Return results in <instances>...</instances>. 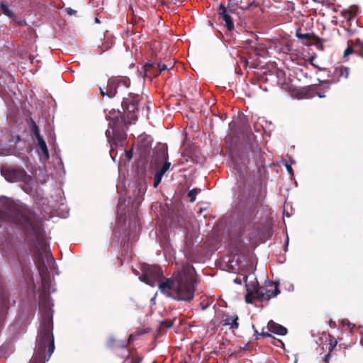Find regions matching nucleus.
<instances>
[{"mask_svg":"<svg viewBox=\"0 0 363 363\" xmlns=\"http://www.w3.org/2000/svg\"><path fill=\"white\" fill-rule=\"evenodd\" d=\"M242 132L246 140L245 150L239 149L233 152L231 159L232 174L235 180L233 188V203L239 213L252 219L255 213L257 199L249 177L248 164L250 155L255 156L257 154V145L255 142L256 136L252 132L250 125L245 121L242 122Z\"/></svg>","mask_w":363,"mask_h":363,"instance_id":"1","label":"nucleus"},{"mask_svg":"<svg viewBox=\"0 0 363 363\" xmlns=\"http://www.w3.org/2000/svg\"><path fill=\"white\" fill-rule=\"evenodd\" d=\"M140 281L150 286L158 285L161 293L178 301L189 302L194 298L196 290V272L193 265L186 264L174 279L161 281L163 277L162 269L157 265L144 263L141 267Z\"/></svg>","mask_w":363,"mask_h":363,"instance_id":"2","label":"nucleus"},{"mask_svg":"<svg viewBox=\"0 0 363 363\" xmlns=\"http://www.w3.org/2000/svg\"><path fill=\"white\" fill-rule=\"evenodd\" d=\"M106 118L109 121L111 132L108 129L106 130L105 134L111 146L110 155L115 162L116 156L113 155L114 146H123L127 137L125 129L128 126V123L119 109L116 110L113 108L106 115Z\"/></svg>","mask_w":363,"mask_h":363,"instance_id":"3","label":"nucleus"},{"mask_svg":"<svg viewBox=\"0 0 363 363\" xmlns=\"http://www.w3.org/2000/svg\"><path fill=\"white\" fill-rule=\"evenodd\" d=\"M169 162L168 148L167 144H159L152 150L150 160V170L152 173L153 187L157 188L162 177L171 167Z\"/></svg>","mask_w":363,"mask_h":363,"instance_id":"4","label":"nucleus"},{"mask_svg":"<svg viewBox=\"0 0 363 363\" xmlns=\"http://www.w3.org/2000/svg\"><path fill=\"white\" fill-rule=\"evenodd\" d=\"M147 191V184L145 182H139L134 186L133 196H129L128 200L123 199L121 195L118 199L117 206L118 213L121 216H125L126 212H130L134 214L143 200V196Z\"/></svg>","mask_w":363,"mask_h":363,"instance_id":"5","label":"nucleus"},{"mask_svg":"<svg viewBox=\"0 0 363 363\" xmlns=\"http://www.w3.org/2000/svg\"><path fill=\"white\" fill-rule=\"evenodd\" d=\"M0 171L1 174L9 182L29 181L30 179V175L21 167L4 166L1 167Z\"/></svg>","mask_w":363,"mask_h":363,"instance_id":"6","label":"nucleus"},{"mask_svg":"<svg viewBox=\"0 0 363 363\" xmlns=\"http://www.w3.org/2000/svg\"><path fill=\"white\" fill-rule=\"evenodd\" d=\"M139 94L128 92L127 96H123L121 106L124 112H128V116L133 120H137L136 113L138 112Z\"/></svg>","mask_w":363,"mask_h":363,"instance_id":"7","label":"nucleus"},{"mask_svg":"<svg viewBox=\"0 0 363 363\" xmlns=\"http://www.w3.org/2000/svg\"><path fill=\"white\" fill-rule=\"evenodd\" d=\"M247 295H252L257 298L258 293H260L261 287L254 274H249L244 278Z\"/></svg>","mask_w":363,"mask_h":363,"instance_id":"8","label":"nucleus"},{"mask_svg":"<svg viewBox=\"0 0 363 363\" xmlns=\"http://www.w3.org/2000/svg\"><path fill=\"white\" fill-rule=\"evenodd\" d=\"M152 141V138L145 133H143L138 137V148L140 150L143 155H146L150 153Z\"/></svg>","mask_w":363,"mask_h":363,"instance_id":"9","label":"nucleus"},{"mask_svg":"<svg viewBox=\"0 0 363 363\" xmlns=\"http://www.w3.org/2000/svg\"><path fill=\"white\" fill-rule=\"evenodd\" d=\"M218 14L220 17H222L223 20L225 21V26L226 28L229 31H232L234 29L235 26L233 20L230 16V14L229 13L228 8L223 4H220L218 6Z\"/></svg>","mask_w":363,"mask_h":363,"instance_id":"10","label":"nucleus"},{"mask_svg":"<svg viewBox=\"0 0 363 363\" xmlns=\"http://www.w3.org/2000/svg\"><path fill=\"white\" fill-rule=\"evenodd\" d=\"M6 133L8 135V145L9 147H2L0 146V156L11 155L13 153L11 147L15 145L21 140V137L19 135H14L8 131H6Z\"/></svg>","mask_w":363,"mask_h":363,"instance_id":"11","label":"nucleus"},{"mask_svg":"<svg viewBox=\"0 0 363 363\" xmlns=\"http://www.w3.org/2000/svg\"><path fill=\"white\" fill-rule=\"evenodd\" d=\"M157 62L150 61L144 65L140 72H143L145 77L150 79L156 77L159 75V72L157 71Z\"/></svg>","mask_w":363,"mask_h":363,"instance_id":"12","label":"nucleus"},{"mask_svg":"<svg viewBox=\"0 0 363 363\" xmlns=\"http://www.w3.org/2000/svg\"><path fill=\"white\" fill-rule=\"evenodd\" d=\"M267 330L272 333L277 335H286L288 333V329L282 325H280L272 320H270L267 323Z\"/></svg>","mask_w":363,"mask_h":363,"instance_id":"13","label":"nucleus"},{"mask_svg":"<svg viewBox=\"0 0 363 363\" xmlns=\"http://www.w3.org/2000/svg\"><path fill=\"white\" fill-rule=\"evenodd\" d=\"M118 79H109L107 81V90L108 91L109 98L112 99L118 94Z\"/></svg>","mask_w":363,"mask_h":363,"instance_id":"14","label":"nucleus"},{"mask_svg":"<svg viewBox=\"0 0 363 363\" xmlns=\"http://www.w3.org/2000/svg\"><path fill=\"white\" fill-rule=\"evenodd\" d=\"M350 68L342 65L336 67L334 68V74H336L337 77L334 79V82H337L340 80V78L344 77L347 79L349 76Z\"/></svg>","mask_w":363,"mask_h":363,"instance_id":"15","label":"nucleus"},{"mask_svg":"<svg viewBox=\"0 0 363 363\" xmlns=\"http://www.w3.org/2000/svg\"><path fill=\"white\" fill-rule=\"evenodd\" d=\"M137 228L139 229L140 226H135L134 233L128 232V233L125 235L124 238H122L121 245L123 246V247L129 248V247L132 245V243L133 242V240L136 236Z\"/></svg>","mask_w":363,"mask_h":363,"instance_id":"16","label":"nucleus"},{"mask_svg":"<svg viewBox=\"0 0 363 363\" xmlns=\"http://www.w3.org/2000/svg\"><path fill=\"white\" fill-rule=\"evenodd\" d=\"M118 94H124L125 91L129 88L130 81L128 77H123L118 79Z\"/></svg>","mask_w":363,"mask_h":363,"instance_id":"17","label":"nucleus"},{"mask_svg":"<svg viewBox=\"0 0 363 363\" xmlns=\"http://www.w3.org/2000/svg\"><path fill=\"white\" fill-rule=\"evenodd\" d=\"M1 12L11 19H16V16L10 7L3 1H0Z\"/></svg>","mask_w":363,"mask_h":363,"instance_id":"18","label":"nucleus"},{"mask_svg":"<svg viewBox=\"0 0 363 363\" xmlns=\"http://www.w3.org/2000/svg\"><path fill=\"white\" fill-rule=\"evenodd\" d=\"M250 350V345L248 343L244 345L243 346H237L233 350L229 349L228 350V357H235L238 358V354L242 352V350Z\"/></svg>","mask_w":363,"mask_h":363,"instance_id":"19","label":"nucleus"},{"mask_svg":"<svg viewBox=\"0 0 363 363\" xmlns=\"http://www.w3.org/2000/svg\"><path fill=\"white\" fill-rule=\"evenodd\" d=\"M296 36L297 38L301 39V40H310L312 38H316L318 41H322L321 38H320L319 37H317L313 33H301L300 29L296 30Z\"/></svg>","mask_w":363,"mask_h":363,"instance_id":"20","label":"nucleus"},{"mask_svg":"<svg viewBox=\"0 0 363 363\" xmlns=\"http://www.w3.org/2000/svg\"><path fill=\"white\" fill-rule=\"evenodd\" d=\"M238 319L239 318L237 315H235L230 318H226L224 320L223 325H230L231 328L237 329L239 326Z\"/></svg>","mask_w":363,"mask_h":363,"instance_id":"21","label":"nucleus"},{"mask_svg":"<svg viewBox=\"0 0 363 363\" xmlns=\"http://www.w3.org/2000/svg\"><path fill=\"white\" fill-rule=\"evenodd\" d=\"M271 291L272 290H269V289H264V291H260V293H258V297H257V299L261 301H263L264 300L266 301H269V299H271L272 298H273L272 296H271Z\"/></svg>","mask_w":363,"mask_h":363,"instance_id":"22","label":"nucleus"},{"mask_svg":"<svg viewBox=\"0 0 363 363\" xmlns=\"http://www.w3.org/2000/svg\"><path fill=\"white\" fill-rule=\"evenodd\" d=\"M40 159L42 160H48L50 157L49 151L47 147V145H44L43 147H40L38 150Z\"/></svg>","mask_w":363,"mask_h":363,"instance_id":"23","label":"nucleus"},{"mask_svg":"<svg viewBox=\"0 0 363 363\" xmlns=\"http://www.w3.org/2000/svg\"><path fill=\"white\" fill-rule=\"evenodd\" d=\"M23 183V191L28 194H30L33 192V177L30 176V179L29 181H22Z\"/></svg>","mask_w":363,"mask_h":363,"instance_id":"24","label":"nucleus"},{"mask_svg":"<svg viewBox=\"0 0 363 363\" xmlns=\"http://www.w3.org/2000/svg\"><path fill=\"white\" fill-rule=\"evenodd\" d=\"M30 131H31V133H32V136L35 139H37V138H38L42 136L40 135L38 126L37 125V124L34 121H32V123H31Z\"/></svg>","mask_w":363,"mask_h":363,"instance_id":"25","label":"nucleus"},{"mask_svg":"<svg viewBox=\"0 0 363 363\" xmlns=\"http://www.w3.org/2000/svg\"><path fill=\"white\" fill-rule=\"evenodd\" d=\"M230 14H235L240 16L244 13L242 6H235V7L228 8Z\"/></svg>","mask_w":363,"mask_h":363,"instance_id":"26","label":"nucleus"},{"mask_svg":"<svg viewBox=\"0 0 363 363\" xmlns=\"http://www.w3.org/2000/svg\"><path fill=\"white\" fill-rule=\"evenodd\" d=\"M199 191V190L197 188H194L189 191L187 196L191 202H194L196 200Z\"/></svg>","mask_w":363,"mask_h":363,"instance_id":"27","label":"nucleus"},{"mask_svg":"<svg viewBox=\"0 0 363 363\" xmlns=\"http://www.w3.org/2000/svg\"><path fill=\"white\" fill-rule=\"evenodd\" d=\"M295 163V161L294 160H287L284 163V166L286 169V171L291 176L293 177L294 173V170H293V168H292V164Z\"/></svg>","mask_w":363,"mask_h":363,"instance_id":"28","label":"nucleus"},{"mask_svg":"<svg viewBox=\"0 0 363 363\" xmlns=\"http://www.w3.org/2000/svg\"><path fill=\"white\" fill-rule=\"evenodd\" d=\"M353 53L356 54V53H357V51L354 50L353 49V48L350 44V41H348L347 47V48L344 51L343 57L345 58L346 57H347V56H349V55H352Z\"/></svg>","mask_w":363,"mask_h":363,"instance_id":"29","label":"nucleus"},{"mask_svg":"<svg viewBox=\"0 0 363 363\" xmlns=\"http://www.w3.org/2000/svg\"><path fill=\"white\" fill-rule=\"evenodd\" d=\"M340 324L342 326L347 325L350 328V333H352V330L355 327V325L354 323H350L347 319H342L340 322Z\"/></svg>","mask_w":363,"mask_h":363,"instance_id":"30","label":"nucleus"},{"mask_svg":"<svg viewBox=\"0 0 363 363\" xmlns=\"http://www.w3.org/2000/svg\"><path fill=\"white\" fill-rule=\"evenodd\" d=\"M174 325V322L171 319L164 320L160 322V325L163 328H170Z\"/></svg>","mask_w":363,"mask_h":363,"instance_id":"31","label":"nucleus"},{"mask_svg":"<svg viewBox=\"0 0 363 363\" xmlns=\"http://www.w3.org/2000/svg\"><path fill=\"white\" fill-rule=\"evenodd\" d=\"M116 344H117V340H116L114 336H113V335L109 336L108 342H107L108 347H111V348H113L116 346Z\"/></svg>","mask_w":363,"mask_h":363,"instance_id":"32","label":"nucleus"},{"mask_svg":"<svg viewBox=\"0 0 363 363\" xmlns=\"http://www.w3.org/2000/svg\"><path fill=\"white\" fill-rule=\"evenodd\" d=\"M128 343L126 342L125 340H121L117 341L116 346L117 347H121L122 349H127L128 347Z\"/></svg>","mask_w":363,"mask_h":363,"instance_id":"33","label":"nucleus"},{"mask_svg":"<svg viewBox=\"0 0 363 363\" xmlns=\"http://www.w3.org/2000/svg\"><path fill=\"white\" fill-rule=\"evenodd\" d=\"M121 150L122 151V154L124 153L125 155V157L128 160H130L132 159L133 150H125L124 149H121Z\"/></svg>","mask_w":363,"mask_h":363,"instance_id":"34","label":"nucleus"},{"mask_svg":"<svg viewBox=\"0 0 363 363\" xmlns=\"http://www.w3.org/2000/svg\"><path fill=\"white\" fill-rule=\"evenodd\" d=\"M167 69H168V67H167V65L161 64L160 62L157 63V71L159 72V74L161 72L167 70Z\"/></svg>","mask_w":363,"mask_h":363,"instance_id":"35","label":"nucleus"},{"mask_svg":"<svg viewBox=\"0 0 363 363\" xmlns=\"http://www.w3.org/2000/svg\"><path fill=\"white\" fill-rule=\"evenodd\" d=\"M35 140H36L37 145H38V148L40 147H43V146L46 145V143L43 136H41Z\"/></svg>","mask_w":363,"mask_h":363,"instance_id":"36","label":"nucleus"},{"mask_svg":"<svg viewBox=\"0 0 363 363\" xmlns=\"http://www.w3.org/2000/svg\"><path fill=\"white\" fill-rule=\"evenodd\" d=\"M280 289L279 288V284H277L275 286H274V290H272L271 291V296H272L273 298L274 297H276L277 295H279L280 294Z\"/></svg>","mask_w":363,"mask_h":363,"instance_id":"37","label":"nucleus"},{"mask_svg":"<svg viewBox=\"0 0 363 363\" xmlns=\"http://www.w3.org/2000/svg\"><path fill=\"white\" fill-rule=\"evenodd\" d=\"M107 86L99 87V92L103 96H107L109 98L108 91Z\"/></svg>","mask_w":363,"mask_h":363,"instance_id":"38","label":"nucleus"},{"mask_svg":"<svg viewBox=\"0 0 363 363\" xmlns=\"http://www.w3.org/2000/svg\"><path fill=\"white\" fill-rule=\"evenodd\" d=\"M358 7L356 5H352L350 8L349 12L351 16H354L357 12Z\"/></svg>","mask_w":363,"mask_h":363,"instance_id":"39","label":"nucleus"},{"mask_svg":"<svg viewBox=\"0 0 363 363\" xmlns=\"http://www.w3.org/2000/svg\"><path fill=\"white\" fill-rule=\"evenodd\" d=\"M257 5L255 4V2L254 0L252 1H250L247 6H242V9H244V12L248 9H250V8L252 7H255Z\"/></svg>","mask_w":363,"mask_h":363,"instance_id":"40","label":"nucleus"},{"mask_svg":"<svg viewBox=\"0 0 363 363\" xmlns=\"http://www.w3.org/2000/svg\"><path fill=\"white\" fill-rule=\"evenodd\" d=\"M238 0H228L227 8L235 7L238 5Z\"/></svg>","mask_w":363,"mask_h":363,"instance_id":"41","label":"nucleus"},{"mask_svg":"<svg viewBox=\"0 0 363 363\" xmlns=\"http://www.w3.org/2000/svg\"><path fill=\"white\" fill-rule=\"evenodd\" d=\"M143 360V357L140 356L133 357L131 359V363H140Z\"/></svg>","mask_w":363,"mask_h":363,"instance_id":"42","label":"nucleus"},{"mask_svg":"<svg viewBox=\"0 0 363 363\" xmlns=\"http://www.w3.org/2000/svg\"><path fill=\"white\" fill-rule=\"evenodd\" d=\"M355 46L359 48L360 50L363 49V40L357 38L355 40Z\"/></svg>","mask_w":363,"mask_h":363,"instance_id":"43","label":"nucleus"},{"mask_svg":"<svg viewBox=\"0 0 363 363\" xmlns=\"http://www.w3.org/2000/svg\"><path fill=\"white\" fill-rule=\"evenodd\" d=\"M269 331H264V328L262 329V333H260V335H262V337H274L272 336V335L271 333H269Z\"/></svg>","mask_w":363,"mask_h":363,"instance_id":"44","label":"nucleus"},{"mask_svg":"<svg viewBox=\"0 0 363 363\" xmlns=\"http://www.w3.org/2000/svg\"><path fill=\"white\" fill-rule=\"evenodd\" d=\"M337 344V341L336 340H335L334 341H331L330 342V346H329V352H332L333 350V349L336 347Z\"/></svg>","mask_w":363,"mask_h":363,"instance_id":"45","label":"nucleus"},{"mask_svg":"<svg viewBox=\"0 0 363 363\" xmlns=\"http://www.w3.org/2000/svg\"><path fill=\"white\" fill-rule=\"evenodd\" d=\"M327 77L328 78H330L332 82H334V79H335L337 77L336 74H334V70L333 72L329 71L328 74H327Z\"/></svg>","mask_w":363,"mask_h":363,"instance_id":"46","label":"nucleus"},{"mask_svg":"<svg viewBox=\"0 0 363 363\" xmlns=\"http://www.w3.org/2000/svg\"><path fill=\"white\" fill-rule=\"evenodd\" d=\"M67 13L69 16L74 15L77 13V11L72 9V8L66 9Z\"/></svg>","mask_w":363,"mask_h":363,"instance_id":"47","label":"nucleus"},{"mask_svg":"<svg viewBox=\"0 0 363 363\" xmlns=\"http://www.w3.org/2000/svg\"><path fill=\"white\" fill-rule=\"evenodd\" d=\"M330 354L329 352V353H328L327 354L325 355V357L323 358V362L325 363H329L330 362Z\"/></svg>","mask_w":363,"mask_h":363,"instance_id":"48","label":"nucleus"},{"mask_svg":"<svg viewBox=\"0 0 363 363\" xmlns=\"http://www.w3.org/2000/svg\"><path fill=\"white\" fill-rule=\"evenodd\" d=\"M317 81L320 83L322 85L328 84L329 85L330 82L328 80H320V79H317Z\"/></svg>","mask_w":363,"mask_h":363,"instance_id":"49","label":"nucleus"},{"mask_svg":"<svg viewBox=\"0 0 363 363\" xmlns=\"http://www.w3.org/2000/svg\"><path fill=\"white\" fill-rule=\"evenodd\" d=\"M134 341V335L133 333L129 335L128 344H130Z\"/></svg>","mask_w":363,"mask_h":363,"instance_id":"50","label":"nucleus"},{"mask_svg":"<svg viewBox=\"0 0 363 363\" xmlns=\"http://www.w3.org/2000/svg\"><path fill=\"white\" fill-rule=\"evenodd\" d=\"M289 243V237L287 236L286 238V240H285V246H284L285 252H286L288 250Z\"/></svg>","mask_w":363,"mask_h":363,"instance_id":"51","label":"nucleus"},{"mask_svg":"<svg viewBox=\"0 0 363 363\" xmlns=\"http://www.w3.org/2000/svg\"><path fill=\"white\" fill-rule=\"evenodd\" d=\"M310 64H311L313 67H314L315 68H316L317 69H318L319 71H322V70H323V69H325V68L320 67H319L318 65H317L314 64L313 62H310Z\"/></svg>","mask_w":363,"mask_h":363,"instance_id":"52","label":"nucleus"},{"mask_svg":"<svg viewBox=\"0 0 363 363\" xmlns=\"http://www.w3.org/2000/svg\"><path fill=\"white\" fill-rule=\"evenodd\" d=\"M250 295H247V294L245 296V301L247 303H252V300L250 298Z\"/></svg>","mask_w":363,"mask_h":363,"instance_id":"53","label":"nucleus"},{"mask_svg":"<svg viewBox=\"0 0 363 363\" xmlns=\"http://www.w3.org/2000/svg\"><path fill=\"white\" fill-rule=\"evenodd\" d=\"M234 283L237 284H239V285H241L242 284V279L240 278H235L234 280H233Z\"/></svg>","mask_w":363,"mask_h":363,"instance_id":"54","label":"nucleus"},{"mask_svg":"<svg viewBox=\"0 0 363 363\" xmlns=\"http://www.w3.org/2000/svg\"><path fill=\"white\" fill-rule=\"evenodd\" d=\"M357 332H358L361 335H363V326L359 325V326L357 328Z\"/></svg>","mask_w":363,"mask_h":363,"instance_id":"55","label":"nucleus"},{"mask_svg":"<svg viewBox=\"0 0 363 363\" xmlns=\"http://www.w3.org/2000/svg\"><path fill=\"white\" fill-rule=\"evenodd\" d=\"M208 308V305H203V304H201V308L202 311H205L206 310L207 308Z\"/></svg>","mask_w":363,"mask_h":363,"instance_id":"56","label":"nucleus"},{"mask_svg":"<svg viewBox=\"0 0 363 363\" xmlns=\"http://www.w3.org/2000/svg\"><path fill=\"white\" fill-rule=\"evenodd\" d=\"M316 96H318L319 98H325V95L322 93H317Z\"/></svg>","mask_w":363,"mask_h":363,"instance_id":"57","label":"nucleus"},{"mask_svg":"<svg viewBox=\"0 0 363 363\" xmlns=\"http://www.w3.org/2000/svg\"><path fill=\"white\" fill-rule=\"evenodd\" d=\"M50 138H51L52 140L54 143H55V133H52V134L50 133Z\"/></svg>","mask_w":363,"mask_h":363,"instance_id":"58","label":"nucleus"},{"mask_svg":"<svg viewBox=\"0 0 363 363\" xmlns=\"http://www.w3.org/2000/svg\"><path fill=\"white\" fill-rule=\"evenodd\" d=\"M255 335L257 336V339H258L259 336H261L260 335V333H259V332L255 329Z\"/></svg>","mask_w":363,"mask_h":363,"instance_id":"59","label":"nucleus"},{"mask_svg":"<svg viewBox=\"0 0 363 363\" xmlns=\"http://www.w3.org/2000/svg\"><path fill=\"white\" fill-rule=\"evenodd\" d=\"M357 55H358L359 57H361L362 58H363V52L362 51H357V53H356Z\"/></svg>","mask_w":363,"mask_h":363,"instance_id":"60","label":"nucleus"},{"mask_svg":"<svg viewBox=\"0 0 363 363\" xmlns=\"http://www.w3.org/2000/svg\"><path fill=\"white\" fill-rule=\"evenodd\" d=\"M318 49H320V50H324V47H323V45L322 44H321V45H318Z\"/></svg>","mask_w":363,"mask_h":363,"instance_id":"61","label":"nucleus"},{"mask_svg":"<svg viewBox=\"0 0 363 363\" xmlns=\"http://www.w3.org/2000/svg\"><path fill=\"white\" fill-rule=\"evenodd\" d=\"M94 21H95V23H100V20H99V18H97V17H96V18H94Z\"/></svg>","mask_w":363,"mask_h":363,"instance_id":"62","label":"nucleus"},{"mask_svg":"<svg viewBox=\"0 0 363 363\" xmlns=\"http://www.w3.org/2000/svg\"><path fill=\"white\" fill-rule=\"evenodd\" d=\"M315 57V56H312V57H311V61H310V62H313V60H314Z\"/></svg>","mask_w":363,"mask_h":363,"instance_id":"63","label":"nucleus"},{"mask_svg":"<svg viewBox=\"0 0 363 363\" xmlns=\"http://www.w3.org/2000/svg\"><path fill=\"white\" fill-rule=\"evenodd\" d=\"M284 215L286 216V217H289L290 215L287 213L285 212V211H284Z\"/></svg>","mask_w":363,"mask_h":363,"instance_id":"64","label":"nucleus"}]
</instances>
